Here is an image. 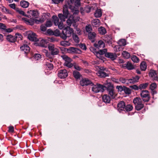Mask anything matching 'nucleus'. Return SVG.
<instances>
[{
	"instance_id": "obj_1",
	"label": "nucleus",
	"mask_w": 158,
	"mask_h": 158,
	"mask_svg": "<svg viewBox=\"0 0 158 158\" xmlns=\"http://www.w3.org/2000/svg\"><path fill=\"white\" fill-rule=\"evenodd\" d=\"M73 32V29L69 27H67L63 29L60 37L64 40H66L67 37H70Z\"/></svg>"
},
{
	"instance_id": "obj_2",
	"label": "nucleus",
	"mask_w": 158,
	"mask_h": 158,
	"mask_svg": "<svg viewBox=\"0 0 158 158\" xmlns=\"http://www.w3.org/2000/svg\"><path fill=\"white\" fill-rule=\"evenodd\" d=\"M63 12V14H59L58 16L61 21H65L70 15L67 5L64 6Z\"/></svg>"
},
{
	"instance_id": "obj_3",
	"label": "nucleus",
	"mask_w": 158,
	"mask_h": 158,
	"mask_svg": "<svg viewBox=\"0 0 158 158\" xmlns=\"http://www.w3.org/2000/svg\"><path fill=\"white\" fill-rule=\"evenodd\" d=\"M27 17H32L34 19H37L40 20L39 11L37 10H28L27 12Z\"/></svg>"
},
{
	"instance_id": "obj_4",
	"label": "nucleus",
	"mask_w": 158,
	"mask_h": 158,
	"mask_svg": "<svg viewBox=\"0 0 158 158\" xmlns=\"http://www.w3.org/2000/svg\"><path fill=\"white\" fill-rule=\"evenodd\" d=\"M133 102L135 105V109L137 110H140L144 107V105L140 98L137 97L135 98L133 100Z\"/></svg>"
},
{
	"instance_id": "obj_5",
	"label": "nucleus",
	"mask_w": 158,
	"mask_h": 158,
	"mask_svg": "<svg viewBox=\"0 0 158 158\" xmlns=\"http://www.w3.org/2000/svg\"><path fill=\"white\" fill-rule=\"evenodd\" d=\"M24 34L31 41H36L38 40V39L37 38V35L31 31H26L24 33Z\"/></svg>"
},
{
	"instance_id": "obj_6",
	"label": "nucleus",
	"mask_w": 158,
	"mask_h": 158,
	"mask_svg": "<svg viewBox=\"0 0 158 158\" xmlns=\"http://www.w3.org/2000/svg\"><path fill=\"white\" fill-rule=\"evenodd\" d=\"M61 57L65 61L64 65L68 68H70L73 66V64L71 63L72 60L66 55L61 56Z\"/></svg>"
},
{
	"instance_id": "obj_7",
	"label": "nucleus",
	"mask_w": 158,
	"mask_h": 158,
	"mask_svg": "<svg viewBox=\"0 0 158 158\" xmlns=\"http://www.w3.org/2000/svg\"><path fill=\"white\" fill-rule=\"evenodd\" d=\"M140 95L143 101L148 102L149 101L150 97L149 92L148 90H144L141 91L140 93Z\"/></svg>"
},
{
	"instance_id": "obj_8",
	"label": "nucleus",
	"mask_w": 158,
	"mask_h": 158,
	"mask_svg": "<svg viewBox=\"0 0 158 158\" xmlns=\"http://www.w3.org/2000/svg\"><path fill=\"white\" fill-rule=\"evenodd\" d=\"M22 19L27 24L31 26L33 25L34 23L39 24L40 23V20L37 19H34L32 18L30 19H28L25 18H22Z\"/></svg>"
},
{
	"instance_id": "obj_9",
	"label": "nucleus",
	"mask_w": 158,
	"mask_h": 158,
	"mask_svg": "<svg viewBox=\"0 0 158 158\" xmlns=\"http://www.w3.org/2000/svg\"><path fill=\"white\" fill-rule=\"evenodd\" d=\"M92 86V90L93 92L94 93H98L102 90L104 89V86L97 83L96 85H94V84L93 85H91Z\"/></svg>"
},
{
	"instance_id": "obj_10",
	"label": "nucleus",
	"mask_w": 158,
	"mask_h": 158,
	"mask_svg": "<svg viewBox=\"0 0 158 158\" xmlns=\"http://www.w3.org/2000/svg\"><path fill=\"white\" fill-rule=\"evenodd\" d=\"M76 19H75L74 17L72 15H69V19L66 21L67 24L69 26H70L72 23L74 22H75L79 20L80 18L78 17H77Z\"/></svg>"
},
{
	"instance_id": "obj_11",
	"label": "nucleus",
	"mask_w": 158,
	"mask_h": 158,
	"mask_svg": "<svg viewBox=\"0 0 158 158\" xmlns=\"http://www.w3.org/2000/svg\"><path fill=\"white\" fill-rule=\"evenodd\" d=\"M49 50L51 52V53L52 55H56L59 52L58 49L55 48L54 45H50L48 46Z\"/></svg>"
},
{
	"instance_id": "obj_12",
	"label": "nucleus",
	"mask_w": 158,
	"mask_h": 158,
	"mask_svg": "<svg viewBox=\"0 0 158 158\" xmlns=\"http://www.w3.org/2000/svg\"><path fill=\"white\" fill-rule=\"evenodd\" d=\"M80 84L82 86H87L89 85H92L93 83L90 81L87 78H83L80 81Z\"/></svg>"
},
{
	"instance_id": "obj_13",
	"label": "nucleus",
	"mask_w": 158,
	"mask_h": 158,
	"mask_svg": "<svg viewBox=\"0 0 158 158\" xmlns=\"http://www.w3.org/2000/svg\"><path fill=\"white\" fill-rule=\"evenodd\" d=\"M21 51L26 55L28 54L30 50V47L26 44H23L20 47Z\"/></svg>"
},
{
	"instance_id": "obj_14",
	"label": "nucleus",
	"mask_w": 158,
	"mask_h": 158,
	"mask_svg": "<svg viewBox=\"0 0 158 158\" xmlns=\"http://www.w3.org/2000/svg\"><path fill=\"white\" fill-rule=\"evenodd\" d=\"M68 75V73L65 69L61 70L58 73V76L60 78H64Z\"/></svg>"
},
{
	"instance_id": "obj_15",
	"label": "nucleus",
	"mask_w": 158,
	"mask_h": 158,
	"mask_svg": "<svg viewBox=\"0 0 158 158\" xmlns=\"http://www.w3.org/2000/svg\"><path fill=\"white\" fill-rule=\"evenodd\" d=\"M15 37V35L14 36L10 34L6 36V39L7 41L11 43H14L16 42Z\"/></svg>"
},
{
	"instance_id": "obj_16",
	"label": "nucleus",
	"mask_w": 158,
	"mask_h": 158,
	"mask_svg": "<svg viewBox=\"0 0 158 158\" xmlns=\"http://www.w3.org/2000/svg\"><path fill=\"white\" fill-rule=\"evenodd\" d=\"M105 56L107 58L110 59L112 60H115L117 57V56L115 54L111 52H106L105 54Z\"/></svg>"
},
{
	"instance_id": "obj_17",
	"label": "nucleus",
	"mask_w": 158,
	"mask_h": 158,
	"mask_svg": "<svg viewBox=\"0 0 158 158\" xmlns=\"http://www.w3.org/2000/svg\"><path fill=\"white\" fill-rule=\"evenodd\" d=\"M125 103L124 102L122 101L120 102L118 104V110L119 112L122 110H123L125 109Z\"/></svg>"
},
{
	"instance_id": "obj_18",
	"label": "nucleus",
	"mask_w": 158,
	"mask_h": 158,
	"mask_svg": "<svg viewBox=\"0 0 158 158\" xmlns=\"http://www.w3.org/2000/svg\"><path fill=\"white\" fill-rule=\"evenodd\" d=\"M107 49L105 48L102 50H100L99 51L96 53V56L99 59H102L101 55L105 54L107 52Z\"/></svg>"
},
{
	"instance_id": "obj_19",
	"label": "nucleus",
	"mask_w": 158,
	"mask_h": 158,
	"mask_svg": "<svg viewBox=\"0 0 158 158\" xmlns=\"http://www.w3.org/2000/svg\"><path fill=\"white\" fill-rule=\"evenodd\" d=\"M94 45L95 47L98 49L103 48L105 46L104 42L102 40L99 41L98 43H95Z\"/></svg>"
},
{
	"instance_id": "obj_20",
	"label": "nucleus",
	"mask_w": 158,
	"mask_h": 158,
	"mask_svg": "<svg viewBox=\"0 0 158 158\" xmlns=\"http://www.w3.org/2000/svg\"><path fill=\"white\" fill-rule=\"evenodd\" d=\"M139 77L136 76L134 77H133L132 78L128 79V84H134L136 82H138L139 79Z\"/></svg>"
},
{
	"instance_id": "obj_21",
	"label": "nucleus",
	"mask_w": 158,
	"mask_h": 158,
	"mask_svg": "<svg viewBox=\"0 0 158 158\" xmlns=\"http://www.w3.org/2000/svg\"><path fill=\"white\" fill-rule=\"evenodd\" d=\"M49 15V14L47 13L42 14L41 18H40V23L44 22L46 19L48 18Z\"/></svg>"
},
{
	"instance_id": "obj_22",
	"label": "nucleus",
	"mask_w": 158,
	"mask_h": 158,
	"mask_svg": "<svg viewBox=\"0 0 158 158\" xmlns=\"http://www.w3.org/2000/svg\"><path fill=\"white\" fill-rule=\"evenodd\" d=\"M96 36V34L95 32H89L88 33V36L89 40H90L92 42H94L95 41V38Z\"/></svg>"
},
{
	"instance_id": "obj_23",
	"label": "nucleus",
	"mask_w": 158,
	"mask_h": 158,
	"mask_svg": "<svg viewBox=\"0 0 158 158\" xmlns=\"http://www.w3.org/2000/svg\"><path fill=\"white\" fill-rule=\"evenodd\" d=\"M1 11L5 14L12 15V12L9 9H7L4 6H2L0 7Z\"/></svg>"
},
{
	"instance_id": "obj_24",
	"label": "nucleus",
	"mask_w": 158,
	"mask_h": 158,
	"mask_svg": "<svg viewBox=\"0 0 158 158\" xmlns=\"http://www.w3.org/2000/svg\"><path fill=\"white\" fill-rule=\"evenodd\" d=\"M103 101L106 103H109L110 101V98L108 95L105 94L102 97Z\"/></svg>"
},
{
	"instance_id": "obj_25",
	"label": "nucleus",
	"mask_w": 158,
	"mask_h": 158,
	"mask_svg": "<svg viewBox=\"0 0 158 158\" xmlns=\"http://www.w3.org/2000/svg\"><path fill=\"white\" fill-rule=\"evenodd\" d=\"M66 50L69 53H73L77 52L78 50L76 48L70 47L69 48H66Z\"/></svg>"
},
{
	"instance_id": "obj_26",
	"label": "nucleus",
	"mask_w": 158,
	"mask_h": 158,
	"mask_svg": "<svg viewBox=\"0 0 158 158\" xmlns=\"http://www.w3.org/2000/svg\"><path fill=\"white\" fill-rule=\"evenodd\" d=\"M149 75L151 77L153 78L154 80H158V77H157L156 71L154 70L151 71L149 73Z\"/></svg>"
},
{
	"instance_id": "obj_27",
	"label": "nucleus",
	"mask_w": 158,
	"mask_h": 158,
	"mask_svg": "<svg viewBox=\"0 0 158 158\" xmlns=\"http://www.w3.org/2000/svg\"><path fill=\"white\" fill-rule=\"evenodd\" d=\"M20 4L21 6L23 8H27L29 5V3L25 1H22L20 2Z\"/></svg>"
},
{
	"instance_id": "obj_28",
	"label": "nucleus",
	"mask_w": 158,
	"mask_h": 158,
	"mask_svg": "<svg viewBox=\"0 0 158 158\" xmlns=\"http://www.w3.org/2000/svg\"><path fill=\"white\" fill-rule=\"evenodd\" d=\"M98 76L101 77H105L108 76V74L103 71H98L97 73Z\"/></svg>"
},
{
	"instance_id": "obj_29",
	"label": "nucleus",
	"mask_w": 158,
	"mask_h": 158,
	"mask_svg": "<svg viewBox=\"0 0 158 158\" xmlns=\"http://www.w3.org/2000/svg\"><path fill=\"white\" fill-rule=\"evenodd\" d=\"M102 15V12L100 9L96 10L94 14L95 17L97 18L101 17Z\"/></svg>"
},
{
	"instance_id": "obj_30",
	"label": "nucleus",
	"mask_w": 158,
	"mask_h": 158,
	"mask_svg": "<svg viewBox=\"0 0 158 158\" xmlns=\"http://www.w3.org/2000/svg\"><path fill=\"white\" fill-rule=\"evenodd\" d=\"M92 24L94 26L97 27L100 25V22L99 19H95L92 21Z\"/></svg>"
},
{
	"instance_id": "obj_31",
	"label": "nucleus",
	"mask_w": 158,
	"mask_h": 158,
	"mask_svg": "<svg viewBox=\"0 0 158 158\" xmlns=\"http://www.w3.org/2000/svg\"><path fill=\"white\" fill-rule=\"evenodd\" d=\"M123 57L126 59H128L130 57V55L129 53L126 51H123L122 53Z\"/></svg>"
},
{
	"instance_id": "obj_32",
	"label": "nucleus",
	"mask_w": 158,
	"mask_h": 158,
	"mask_svg": "<svg viewBox=\"0 0 158 158\" xmlns=\"http://www.w3.org/2000/svg\"><path fill=\"white\" fill-rule=\"evenodd\" d=\"M98 31L99 33L102 35L105 34L106 33V30L104 27H102L99 28Z\"/></svg>"
},
{
	"instance_id": "obj_33",
	"label": "nucleus",
	"mask_w": 158,
	"mask_h": 158,
	"mask_svg": "<svg viewBox=\"0 0 158 158\" xmlns=\"http://www.w3.org/2000/svg\"><path fill=\"white\" fill-rule=\"evenodd\" d=\"M148 84H149L148 83H143L140 84L139 86V89L141 90L142 89H146V88L148 85Z\"/></svg>"
},
{
	"instance_id": "obj_34",
	"label": "nucleus",
	"mask_w": 158,
	"mask_h": 158,
	"mask_svg": "<svg viewBox=\"0 0 158 158\" xmlns=\"http://www.w3.org/2000/svg\"><path fill=\"white\" fill-rule=\"evenodd\" d=\"M60 44L61 45L64 47H66L69 46L71 43L69 41H63L60 42Z\"/></svg>"
},
{
	"instance_id": "obj_35",
	"label": "nucleus",
	"mask_w": 158,
	"mask_h": 158,
	"mask_svg": "<svg viewBox=\"0 0 158 158\" xmlns=\"http://www.w3.org/2000/svg\"><path fill=\"white\" fill-rule=\"evenodd\" d=\"M113 88V86L112 85H111V88L108 90V91L109 92V94L111 96L112 98H114V93Z\"/></svg>"
},
{
	"instance_id": "obj_36",
	"label": "nucleus",
	"mask_w": 158,
	"mask_h": 158,
	"mask_svg": "<svg viewBox=\"0 0 158 158\" xmlns=\"http://www.w3.org/2000/svg\"><path fill=\"white\" fill-rule=\"evenodd\" d=\"M47 41L45 40H42L40 41V46L46 47L47 46Z\"/></svg>"
},
{
	"instance_id": "obj_37",
	"label": "nucleus",
	"mask_w": 158,
	"mask_h": 158,
	"mask_svg": "<svg viewBox=\"0 0 158 158\" xmlns=\"http://www.w3.org/2000/svg\"><path fill=\"white\" fill-rule=\"evenodd\" d=\"M73 75L74 77L76 79H78L80 78L81 75L79 72L76 71H74L73 72Z\"/></svg>"
},
{
	"instance_id": "obj_38",
	"label": "nucleus",
	"mask_w": 158,
	"mask_h": 158,
	"mask_svg": "<svg viewBox=\"0 0 158 158\" xmlns=\"http://www.w3.org/2000/svg\"><path fill=\"white\" fill-rule=\"evenodd\" d=\"M52 18L53 20L54 23L56 26H57L59 22V19L55 15H54L52 17Z\"/></svg>"
},
{
	"instance_id": "obj_39",
	"label": "nucleus",
	"mask_w": 158,
	"mask_h": 158,
	"mask_svg": "<svg viewBox=\"0 0 158 158\" xmlns=\"http://www.w3.org/2000/svg\"><path fill=\"white\" fill-rule=\"evenodd\" d=\"M45 66L47 69L49 70H51L53 67V64L50 63H47Z\"/></svg>"
},
{
	"instance_id": "obj_40",
	"label": "nucleus",
	"mask_w": 158,
	"mask_h": 158,
	"mask_svg": "<svg viewBox=\"0 0 158 158\" xmlns=\"http://www.w3.org/2000/svg\"><path fill=\"white\" fill-rule=\"evenodd\" d=\"M140 69L142 71H145L147 69L146 64L145 62H142L140 64Z\"/></svg>"
},
{
	"instance_id": "obj_41",
	"label": "nucleus",
	"mask_w": 158,
	"mask_h": 158,
	"mask_svg": "<svg viewBox=\"0 0 158 158\" xmlns=\"http://www.w3.org/2000/svg\"><path fill=\"white\" fill-rule=\"evenodd\" d=\"M118 44L120 46H124L126 45V41L124 39H121L118 41Z\"/></svg>"
},
{
	"instance_id": "obj_42",
	"label": "nucleus",
	"mask_w": 158,
	"mask_h": 158,
	"mask_svg": "<svg viewBox=\"0 0 158 158\" xmlns=\"http://www.w3.org/2000/svg\"><path fill=\"white\" fill-rule=\"evenodd\" d=\"M125 108L126 111H130L132 110L133 107L132 105L130 104H128L125 106Z\"/></svg>"
},
{
	"instance_id": "obj_43",
	"label": "nucleus",
	"mask_w": 158,
	"mask_h": 158,
	"mask_svg": "<svg viewBox=\"0 0 158 158\" xmlns=\"http://www.w3.org/2000/svg\"><path fill=\"white\" fill-rule=\"evenodd\" d=\"M73 39L75 42L79 43L80 41L79 39L78 36L76 34H73Z\"/></svg>"
},
{
	"instance_id": "obj_44",
	"label": "nucleus",
	"mask_w": 158,
	"mask_h": 158,
	"mask_svg": "<svg viewBox=\"0 0 158 158\" xmlns=\"http://www.w3.org/2000/svg\"><path fill=\"white\" fill-rule=\"evenodd\" d=\"M119 81L123 83H126L128 84V79H126L123 77H121L119 78Z\"/></svg>"
},
{
	"instance_id": "obj_45",
	"label": "nucleus",
	"mask_w": 158,
	"mask_h": 158,
	"mask_svg": "<svg viewBox=\"0 0 158 158\" xmlns=\"http://www.w3.org/2000/svg\"><path fill=\"white\" fill-rule=\"evenodd\" d=\"M16 10L17 12H18L20 15H21L23 16L27 17V14H25V12L23 10H22L21 9L17 8L16 9Z\"/></svg>"
},
{
	"instance_id": "obj_46",
	"label": "nucleus",
	"mask_w": 158,
	"mask_h": 158,
	"mask_svg": "<svg viewBox=\"0 0 158 158\" xmlns=\"http://www.w3.org/2000/svg\"><path fill=\"white\" fill-rule=\"evenodd\" d=\"M126 67L129 70H131L134 68L133 66L129 62H128L126 64Z\"/></svg>"
},
{
	"instance_id": "obj_47",
	"label": "nucleus",
	"mask_w": 158,
	"mask_h": 158,
	"mask_svg": "<svg viewBox=\"0 0 158 158\" xmlns=\"http://www.w3.org/2000/svg\"><path fill=\"white\" fill-rule=\"evenodd\" d=\"M123 89V90L125 94H129L131 93V90L129 88L125 86H124Z\"/></svg>"
},
{
	"instance_id": "obj_48",
	"label": "nucleus",
	"mask_w": 158,
	"mask_h": 158,
	"mask_svg": "<svg viewBox=\"0 0 158 158\" xmlns=\"http://www.w3.org/2000/svg\"><path fill=\"white\" fill-rule=\"evenodd\" d=\"M131 59L132 61L134 62L137 63L139 61V58L135 56H133L131 57Z\"/></svg>"
},
{
	"instance_id": "obj_49",
	"label": "nucleus",
	"mask_w": 158,
	"mask_h": 158,
	"mask_svg": "<svg viewBox=\"0 0 158 158\" xmlns=\"http://www.w3.org/2000/svg\"><path fill=\"white\" fill-rule=\"evenodd\" d=\"M60 31L58 29H56L53 31V35H55L56 36H60Z\"/></svg>"
},
{
	"instance_id": "obj_50",
	"label": "nucleus",
	"mask_w": 158,
	"mask_h": 158,
	"mask_svg": "<svg viewBox=\"0 0 158 158\" xmlns=\"http://www.w3.org/2000/svg\"><path fill=\"white\" fill-rule=\"evenodd\" d=\"M157 87V85L156 83H152L150 85V89L152 90H154Z\"/></svg>"
},
{
	"instance_id": "obj_51",
	"label": "nucleus",
	"mask_w": 158,
	"mask_h": 158,
	"mask_svg": "<svg viewBox=\"0 0 158 158\" xmlns=\"http://www.w3.org/2000/svg\"><path fill=\"white\" fill-rule=\"evenodd\" d=\"M15 37H16V41L17 39L19 40L22 39V35L21 34L19 33H16L15 35Z\"/></svg>"
},
{
	"instance_id": "obj_52",
	"label": "nucleus",
	"mask_w": 158,
	"mask_h": 158,
	"mask_svg": "<svg viewBox=\"0 0 158 158\" xmlns=\"http://www.w3.org/2000/svg\"><path fill=\"white\" fill-rule=\"evenodd\" d=\"M45 25L47 27H50L52 25V22L50 20H48L46 22Z\"/></svg>"
},
{
	"instance_id": "obj_53",
	"label": "nucleus",
	"mask_w": 158,
	"mask_h": 158,
	"mask_svg": "<svg viewBox=\"0 0 158 158\" xmlns=\"http://www.w3.org/2000/svg\"><path fill=\"white\" fill-rule=\"evenodd\" d=\"M85 29L86 32L89 33V32H91V31L92 30V29L91 26L90 25L86 26L85 27Z\"/></svg>"
},
{
	"instance_id": "obj_54",
	"label": "nucleus",
	"mask_w": 158,
	"mask_h": 158,
	"mask_svg": "<svg viewBox=\"0 0 158 158\" xmlns=\"http://www.w3.org/2000/svg\"><path fill=\"white\" fill-rule=\"evenodd\" d=\"M119 45L115 46L114 48V50L115 52H118L122 50V48H121Z\"/></svg>"
},
{
	"instance_id": "obj_55",
	"label": "nucleus",
	"mask_w": 158,
	"mask_h": 158,
	"mask_svg": "<svg viewBox=\"0 0 158 158\" xmlns=\"http://www.w3.org/2000/svg\"><path fill=\"white\" fill-rule=\"evenodd\" d=\"M130 87L132 89H134L135 90H137L139 89V86H138L136 85H134L130 86Z\"/></svg>"
},
{
	"instance_id": "obj_56",
	"label": "nucleus",
	"mask_w": 158,
	"mask_h": 158,
	"mask_svg": "<svg viewBox=\"0 0 158 158\" xmlns=\"http://www.w3.org/2000/svg\"><path fill=\"white\" fill-rule=\"evenodd\" d=\"M6 28V26L3 23H0V29L2 30V31H4Z\"/></svg>"
},
{
	"instance_id": "obj_57",
	"label": "nucleus",
	"mask_w": 158,
	"mask_h": 158,
	"mask_svg": "<svg viewBox=\"0 0 158 158\" xmlns=\"http://www.w3.org/2000/svg\"><path fill=\"white\" fill-rule=\"evenodd\" d=\"M33 58L35 60H38L40 59V54L35 53L34 54Z\"/></svg>"
},
{
	"instance_id": "obj_58",
	"label": "nucleus",
	"mask_w": 158,
	"mask_h": 158,
	"mask_svg": "<svg viewBox=\"0 0 158 158\" xmlns=\"http://www.w3.org/2000/svg\"><path fill=\"white\" fill-rule=\"evenodd\" d=\"M92 9H93L92 7L88 6L85 8V10L87 13H89L90 11Z\"/></svg>"
},
{
	"instance_id": "obj_59",
	"label": "nucleus",
	"mask_w": 158,
	"mask_h": 158,
	"mask_svg": "<svg viewBox=\"0 0 158 158\" xmlns=\"http://www.w3.org/2000/svg\"><path fill=\"white\" fill-rule=\"evenodd\" d=\"M116 89L118 91L120 92L123 90V87L121 85H118L116 87Z\"/></svg>"
},
{
	"instance_id": "obj_60",
	"label": "nucleus",
	"mask_w": 158,
	"mask_h": 158,
	"mask_svg": "<svg viewBox=\"0 0 158 158\" xmlns=\"http://www.w3.org/2000/svg\"><path fill=\"white\" fill-rule=\"evenodd\" d=\"M74 4L77 7H78L80 6V0H74Z\"/></svg>"
},
{
	"instance_id": "obj_61",
	"label": "nucleus",
	"mask_w": 158,
	"mask_h": 158,
	"mask_svg": "<svg viewBox=\"0 0 158 158\" xmlns=\"http://www.w3.org/2000/svg\"><path fill=\"white\" fill-rule=\"evenodd\" d=\"M57 25L58 26L59 28L60 29L63 28V24L62 21L60 22Z\"/></svg>"
},
{
	"instance_id": "obj_62",
	"label": "nucleus",
	"mask_w": 158,
	"mask_h": 158,
	"mask_svg": "<svg viewBox=\"0 0 158 158\" xmlns=\"http://www.w3.org/2000/svg\"><path fill=\"white\" fill-rule=\"evenodd\" d=\"M73 66H74L75 69L77 70L80 71L82 69L78 65L75 64L74 65H73Z\"/></svg>"
},
{
	"instance_id": "obj_63",
	"label": "nucleus",
	"mask_w": 158,
	"mask_h": 158,
	"mask_svg": "<svg viewBox=\"0 0 158 158\" xmlns=\"http://www.w3.org/2000/svg\"><path fill=\"white\" fill-rule=\"evenodd\" d=\"M72 12H73V15H77L79 12V10L77 9H73Z\"/></svg>"
},
{
	"instance_id": "obj_64",
	"label": "nucleus",
	"mask_w": 158,
	"mask_h": 158,
	"mask_svg": "<svg viewBox=\"0 0 158 158\" xmlns=\"http://www.w3.org/2000/svg\"><path fill=\"white\" fill-rule=\"evenodd\" d=\"M13 31V29L10 28H6L4 31L6 32L10 33L12 32Z\"/></svg>"
}]
</instances>
